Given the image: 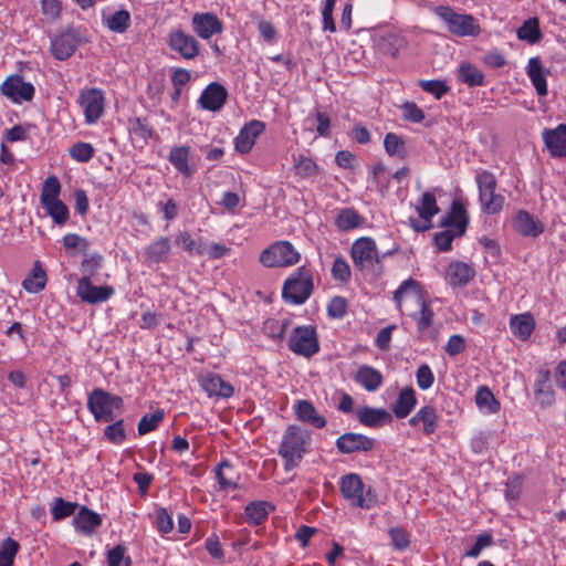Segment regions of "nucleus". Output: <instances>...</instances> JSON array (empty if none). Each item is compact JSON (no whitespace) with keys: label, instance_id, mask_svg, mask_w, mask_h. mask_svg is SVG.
I'll return each mask as SVG.
<instances>
[{"label":"nucleus","instance_id":"1","mask_svg":"<svg viewBox=\"0 0 566 566\" xmlns=\"http://www.w3.org/2000/svg\"><path fill=\"white\" fill-rule=\"evenodd\" d=\"M312 433L297 424H290L282 434L277 454L283 460V468L286 472L292 471L310 452Z\"/></svg>","mask_w":566,"mask_h":566},{"label":"nucleus","instance_id":"2","mask_svg":"<svg viewBox=\"0 0 566 566\" xmlns=\"http://www.w3.org/2000/svg\"><path fill=\"white\" fill-rule=\"evenodd\" d=\"M339 492L342 496L355 509L370 510L378 504V497L371 486H366L357 473H347L340 476Z\"/></svg>","mask_w":566,"mask_h":566},{"label":"nucleus","instance_id":"3","mask_svg":"<svg viewBox=\"0 0 566 566\" xmlns=\"http://www.w3.org/2000/svg\"><path fill=\"white\" fill-rule=\"evenodd\" d=\"M481 211L488 214H496L503 210L505 198L496 192L497 181L493 172L486 169L474 170Z\"/></svg>","mask_w":566,"mask_h":566},{"label":"nucleus","instance_id":"4","mask_svg":"<svg viewBox=\"0 0 566 566\" xmlns=\"http://www.w3.org/2000/svg\"><path fill=\"white\" fill-rule=\"evenodd\" d=\"M314 290L312 271L302 265L292 272L283 283L282 297L292 305L304 304Z\"/></svg>","mask_w":566,"mask_h":566},{"label":"nucleus","instance_id":"5","mask_svg":"<svg viewBox=\"0 0 566 566\" xmlns=\"http://www.w3.org/2000/svg\"><path fill=\"white\" fill-rule=\"evenodd\" d=\"M434 13L444 22L448 31L457 36L475 38L481 33L479 21L471 14L455 12L449 6L436 7Z\"/></svg>","mask_w":566,"mask_h":566},{"label":"nucleus","instance_id":"6","mask_svg":"<svg viewBox=\"0 0 566 566\" xmlns=\"http://www.w3.org/2000/svg\"><path fill=\"white\" fill-rule=\"evenodd\" d=\"M123 399L102 388L93 389L87 396V409L96 421L111 422L115 420L114 410L123 408Z\"/></svg>","mask_w":566,"mask_h":566},{"label":"nucleus","instance_id":"7","mask_svg":"<svg viewBox=\"0 0 566 566\" xmlns=\"http://www.w3.org/2000/svg\"><path fill=\"white\" fill-rule=\"evenodd\" d=\"M301 260V254L289 241H276L260 254V262L266 268H289Z\"/></svg>","mask_w":566,"mask_h":566},{"label":"nucleus","instance_id":"8","mask_svg":"<svg viewBox=\"0 0 566 566\" xmlns=\"http://www.w3.org/2000/svg\"><path fill=\"white\" fill-rule=\"evenodd\" d=\"M287 345L290 350L294 354L312 357L319 350L315 327L312 325L295 327L289 338Z\"/></svg>","mask_w":566,"mask_h":566},{"label":"nucleus","instance_id":"9","mask_svg":"<svg viewBox=\"0 0 566 566\" xmlns=\"http://www.w3.org/2000/svg\"><path fill=\"white\" fill-rule=\"evenodd\" d=\"M385 255L379 254L376 241L370 237L358 238L350 248L353 263L359 270L379 264Z\"/></svg>","mask_w":566,"mask_h":566},{"label":"nucleus","instance_id":"10","mask_svg":"<svg viewBox=\"0 0 566 566\" xmlns=\"http://www.w3.org/2000/svg\"><path fill=\"white\" fill-rule=\"evenodd\" d=\"M104 93L99 88L83 90L78 96V104L83 109L85 123L95 124L104 113Z\"/></svg>","mask_w":566,"mask_h":566},{"label":"nucleus","instance_id":"11","mask_svg":"<svg viewBox=\"0 0 566 566\" xmlns=\"http://www.w3.org/2000/svg\"><path fill=\"white\" fill-rule=\"evenodd\" d=\"M0 92L12 103L20 104L32 101L35 90L31 83L24 82L21 75L15 74L8 76L3 81Z\"/></svg>","mask_w":566,"mask_h":566},{"label":"nucleus","instance_id":"12","mask_svg":"<svg viewBox=\"0 0 566 566\" xmlns=\"http://www.w3.org/2000/svg\"><path fill=\"white\" fill-rule=\"evenodd\" d=\"M168 45L185 60H193L199 55L198 40L180 29L171 30L168 34Z\"/></svg>","mask_w":566,"mask_h":566},{"label":"nucleus","instance_id":"13","mask_svg":"<svg viewBox=\"0 0 566 566\" xmlns=\"http://www.w3.org/2000/svg\"><path fill=\"white\" fill-rule=\"evenodd\" d=\"M80 43L81 39L76 31L66 29L52 38L50 50L56 60L64 61L74 54Z\"/></svg>","mask_w":566,"mask_h":566},{"label":"nucleus","instance_id":"14","mask_svg":"<svg viewBox=\"0 0 566 566\" xmlns=\"http://www.w3.org/2000/svg\"><path fill=\"white\" fill-rule=\"evenodd\" d=\"M415 209L420 221L410 219V226L418 232L429 230L432 226V218L439 212L436 196L430 191L423 192Z\"/></svg>","mask_w":566,"mask_h":566},{"label":"nucleus","instance_id":"15","mask_svg":"<svg viewBox=\"0 0 566 566\" xmlns=\"http://www.w3.org/2000/svg\"><path fill=\"white\" fill-rule=\"evenodd\" d=\"M114 293V287L109 285H93L88 276H83L77 282L76 294L83 302L88 304L106 302Z\"/></svg>","mask_w":566,"mask_h":566},{"label":"nucleus","instance_id":"16","mask_svg":"<svg viewBox=\"0 0 566 566\" xmlns=\"http://www.w3.org/2000/svg\"><path fill=\"white\" fill-rule=\"evenodd\" d=\"M193 32L203 40L223 32L222 21L211 12L195 13L191 18Z\"/></svg>","mask_w":566,"mask_h":566},{"label":"nucleus","instance_id":"17","mask_svg":"<svg viewBox=\"0 0 566 566\" xmlns=\"http://www.w3.org/2000/svg\"><path fill=\"white\" fill-rule=\"evenodd\" d=\"M265 123L259 119H251L240 129L234 138V148L240 154H249L253 148L256 138L265 130Z\"/></svg>","mask_w":566,"mask_h":566},{"label":"nucleus","instance_id":"18","mask_svg":"<svg viewBox=\"0 0 566 566\" xmlns=\"http://www.w3.org/2000/svg\"><path fill=\"white\" fill-rule=\"evenodd\" d=\"M335 446L343 454L368 452L374 449L375 440L360 433L345 432L336 439Z\"/></svg>","mask_w":566,"mask_h":566},{"label":"nucleus","instance_id":"19","mask_svg":"<svg viewBox=\"0 0 566 566\" xmlns=\"http://www.w3.org/2000/svg\"><path fill=\"white\" fill-rule=\"evenodd\" d=\"M423 297V290L421 284L412 277H409L400 283L398 289L394 292L392 300L399 312H403L408 303H417Z\"/></svg>","mask_w":566,"mask_h":566},{"label":"nucleus","instance_id":"20","mask_svg":"<svg viewBox=\"0 0 566 566\" xmlns=\"http://www.w3.org/2000/svg\"><path fill=\"white\" fill-rule=\"evenodd\" d=\"M374 43L378 53L397 59L400 50L407 45V40L400 33L387 31L375 35Z\"/></svg>","mask_w":566,"mask_h":566},{"label":"nucleus","instance_id":"21","mask_svg":"<svg viewBox=\"0 0 566 566\" xmlns=\"http://www.w3.org/2000/svg\"><path fill=\"white\" fill-rule=\"evenodd\" d=\"M469 223L467 208L462 201L454 200L450 211L441 217L440 226L455 231V234L463 235Z\"/></svg>","mask_w":566,"mask_h":566},{"label":"nucleus","instance_id":"22","mask_svg":"<svg viewBox=\"0 0 566 566\" xmlns=\"http://www.w3.org/2000/svg\"><path fill=\"white\" fill-rule=\"evenodd\" d=\"M227 98L226 87L218 82H212L201 92L198 103L202 109L218 112L224 106Z\"/></svg>","mask_w":566,"mask_h":566},{"label":"nucleus","instance_id":"23","mask_svg":"<svg viewBox=\"0 0 566 566\" xmlns=\"http://www.w3.org/2000/svg\"><path fill=\"white\" fill-rule=\"evenodd\" d=\"M199 384L202 390L208 395V397L212 398H230L234 389L233 387L223 380V378L216 373H207L199 377Z\"/></svg>","mask_w":566,"mask_h":566},{"label":"nucleus","instance_id":"24","mask_svg":"<svg viewBox=\"0 0 566 566\" xmlns=\"http://www.w3.org/2000/svg\"><path fill=\"white\" fill-rule=\"evenodd\" d=\"M475 276L474 268L462 261H452L449 263L444 280L453 289L468 285Z\"/></svg>","mask_w":566,"mask_h":566},{"label":"nucleus","instance_id":"25","mask_svg":"<svg viewBox=\"0 0 566 566\" xmlns=\"http://www.w3.org/2000/svg\"><path fill=\"white\" fill-rule=\"evenodd\" d=\"M542 137L553 157L566 156V124H559L555 128L544 129Z\"/></svg>","mask_w":566,"mask_h":566},{"label":"nucleus","instance_id":"26","mask_svg":"<svg viewBox=\"0 0 566 566\" xmlns=\"http://www.w3.org/2000/svg\"><path fill=\"white\" fill-rule=\"evenodd\" d=\"M101 525V515L86 506H81L73 517V526L75 531L85 536L93 535Z\"/></svg>","mask_w":566,"mask_h":566},{"label":"nucleus","instance_id":"27","mask_svg":"<svg viewBox=\"0 0 566 566\" xmlns=\"http://www.w3.org/2000/svg\"><path fill=\"white\" fill-rule=\"evenodd\" d=\"M516 232L523 237H538L544 231L543 223L525 210H518L512 220Z\"/></svg>","mask_w":566,"mask_h":566},{"label":"nucleus","instance_id":"28","mask_svg":"<svg viewBox=\"0 0 566 566\" xmlns=\"http://www.w3.org/2000/svg\"><path fill=\"white\" fill-rule=\"evenodd\" d=\"M439 416L434 407H421L410 419L411 427H419L424 436L434 433L438 427Z\"/></svg>","mask_w":566,"mask_h":566},{"label":"nucleus","instance_id":"29","mask_svg":"<svg viewBox=\"0 0 566 566\" xmlns=\"http://www.w3.org/2000/svg\"><path fill=\"white\" fill-rule=\"evenodd\" d=\"M293 410L296 418L305 423L313 426L316 429H323L326 426V419L319 415L310 400H296L293 405Z\"/></svg>","mask_w":566,"mask_h":566},{"label":"nucleus","instance_id":"30","mask_svg":"<svg viewBox=\"0 0 566 566\" xmlns=\"http://www.w3.org/2000/svg\"><path fill=\"white\" fill-rule=\"evenodd\" d=\"M534 397L541 407H548L555 400L548 370H539L534 382Z\"/></svg>","mask_w":566,"mask_h":566},{"label":"nucleus","instance_id":"31","mask_svg":"<svg viewBox=\"0 0 566 566\" xmlns=\"http://www.w3.org/2000/svg\"><path fill=\"white\" fill-rule=\"evenodd\" d=\"M511 333L520 340H527L533 334L536 323L534 316L530 312L515 314L510 317Z\"/></svg>","mask_w":566,"mask_h":566},{"label":"nucleus","instance_id":"32","mask_svg":"<svg viewBox=\"0 0 566 566\" xmlns=\"http://www.w3.org/2000/svg\"><path fill=\"white\" fill-rule=\"evenodd\" d=\"M366 219L352 207L342 208L335 217V226L339 231L347 232L357 228H361Z\"/></svg>","mask_w":566,"mask_h":566},{"label":"nucleus","instance_id":"33","mask_svg":"<svg viewBox=\"0 0 566 566\" xmlns=\"http://www.w3.org/2000/svg\"><path fill=\"white\" fill-rule=\"evenodd\" d=\"M216 479L222 490H237L239 488V473L229 460H222L214 468Z\"/></svg>","mask_w":566,"mask_h":566},{"label":"nucleus","instance_id":"34","mask_svg":"<svg viewBox=\"0 0 566 566\" xmlns=\"http://www.w3.org/2000/svg\"><path fill=\"white\" fill-rule=\"evenodd\" d=\"M382 380L381 373L368 365H361L355 374V381L369 392L378 390Z\"/></svg>","mask_w":566,"mask_h":566},{"label":"nucleus","instance_id":"35","mask_svg":"<svg viewBox=\"0 0 566 566\" xmlns=\"http://www.w3.org/2000/svg\"><path fill=\"white\" fill-rule=\"evenodd\" d=\"M417 406L416 391L411 387L402 388L392 405V412L396 418L403 419L408 417Z\"/></svg>","mask_w":566,"mask_h":566},{"label":"nucleus","instance_id":"36","mask_svg":"<svg viewBox=\"0 0 566 566\" xmlns=\"http://www.w3.org/2000/svg\"><path fill=\"white\" fill-rule=\"evenodd\" d=\"M171 250L168 237H160L144 249V255L149 263L165 262Z\"/></svg>","mask_w":566,"mask_h":566},{"label":"nucleus","instance_id":"37","mask_svg":"<svg viewBox=\"0 0 566 566\" xmlns=\"http://www.w3.org/2000/svg\"><path fill=\"white\" fill-rule=\"evenodd\" d=\"M527 75L539 96L547 95L546 72L538 57H531L526 66Z\"/></svg>","mask_w":566,"mask_h":566},{"label":"nucleus","instance_id":"38","mask_svg":"<svg viewBox=\"0 0 566 566\" xmlns=\"http://www.w3.org/2000/svg\"><path fill=\"white\" fill-rule=\"evenodd\" d=\"M103 24L115 33H124L130 24V14L127 10L120 9L111 13H102Z\"/></svg>","mask_w":566,"mask_h":566},{"label":"nucleus","instance_id":"39","mask_svg":"<svg viewBox=\"0 0 566 566\" xmlns=\"http://www.w3.org/2000/svg\"><path fill=\"white\" fill-rule=\"evenodd\" d=\"M273 509V505L266 501H253L247 504L244 514L250 525H260Z\"/></svg>","mask_w":566,"mask_h":566},{"label":"nucleus","instance_id":"40","mask_svg":"<svg viewBox=\"0 0 566 566\" xmlns=\"http://www.w3.org/2000/svg\"><path fill=\"white\" fill-rule=\"evenodd\" d=\"M293 168L295 176L301 179L314 178L319 172V167L315 160L304 154L293 156Z\"/></svg>","mask_w":566,"mask_h":566},{"label":"nucleus","instance_id":"41","mask_svg":"<svg viewBox=\"0 0 566 566\" xmlns=\"http://www.w3.org/2000/svg\"><path fill=\"white\" fill-rule=\"evenodd\" d=\"M190 148L188 146H177L169 153L170 164L184 176L191 177L193 169L189 166Z\"/></svg>","mask_w":566,"mask_h":566},{"label":"nucleus","instance_id":"42","mask_svg":"<svg viewBox=\"0 0 566 566\" xmlns=\"http://www.w3.org/2000/svg\"><path fill=\"white\" fill-rule=\"evenodd\" d=\"M416 304L419 306V311L409 313V316L416 322L418 331L422 333L432 326L434 314L430 302L424 297Z\"/></svg>","mask_w":566,"mask_h":566},{"label":"nucleus","instance_id":"43","mask_svg":"<svg viewBox=\"0 0 566 566\" xmlns=\"http://www.w3.org/2000/svg\"><path fill=\"white\" fill-rule=\"evenodd\" d=\"M458 80L470 87L482 86L484 84V74L474 64L463 62L458 69Z\"/></svg>","mask_w":566,"mask_h":566},{"label":"nucleus","instance_id":"44","mask_svg":"<svg viewBox=\"0 0 566 566\" xmlns=\"http://www.w3.org/2000/svg\"><path fill=\"white\" fill-rule=\"evenodd\" d=\"M46 284V274L42 269L39 261H36L28 274V276L23 280L22 286L23 289L32 294H36L41 292Z\"/></svg>","mask_w":566,"mask_h":566},{"label":"nucleus","instance_id":"45","mask_svg":"<svg viewBox=\"0 0 566 566\" xmlns=\"http://www.w3.org/2000/svg\"><path fill=\"white\" fill-rule=\"evenodd\" d=\"M356 415L360 423L367 427H378L390 419V415L381 408L364 407L358 409Z\"/></svg>","mask_w":566,"mask_h":566},{"label":"nucleus","instance_id":"46","mask_svg":"<svg viewBox=\"0 0 566 566\" xmlns=\"http://www.w3.org/2000/svg\"><path fill=\"white\" fill-rule=\"evenodd\" d=\"M475 403L480 410L486 413H495L500 410V402L493 392L485 386L480 387L475 394Z\"/></svg>","mask_w":566,"mask_h":566},{"label":"nucleus","instance_id":"47","mask_svg":"<svg viewBox=\"0 0 566 566\" xmlns=\"http://www.w3.org/2000/svg\"><path fill=\"white\" fill-rule=\"evenodd\" d=\"M517 38L528 44H535L542 39L537 18H530L517 29Z\"/></svg>","mask_w":566,"mask_h":566},{"label":"nucleus","instance_id":"48","mask_svg":"<svg viewBox=\"0 0 566 566\" xmlns=\"http://www.w3.org/2000/svg\"><path fill=\"white\" fill-rule=\"evenodd\" d=\"M370 174L373 188L381 196H385L390 188V177L386 172V167L378 163L373 166Z\"/></svg>","mask_w":566,"mask_h":566},{"label":"nucleus","instance_id":"49","mask_svg":"<svg viewBox=\"0 0 566 566\" xmlns=\"http://www.w3.org/2000/svg\"><path fill=\"white\" fill-rule=\"evenodd\" d=\"M42 206L57 226H63L70 218L69 208L60 198L45 202Z\"/></svg>","mask_w":566,"mask_h":566},{"label":"nucleus","instance_id":"50","mask_svg":"<svg viewBox=\"0 0 566 566\" xmlns=\"http://www.w3.org/2000/svg\"><path fill=\"white\" fill-rule=\"evenodd\" d=\"M165 418V412L161 409H157L151 413L144 415L137 426L138 433L140 436L151 432L158 428Z\"/></svg>","mask_w":566,"mask_h":566},{"label":"nucleus","instance_id":"51","mask_svg":"<svg viewBox=\"0 0 566 566\" xmlns=\"http://www.w3.org/2000/svg\"><path fill=\"white\" fill-rule=\"evenodd\" d=\"M77 503L66 502L62 497H56L51 505L53 521H61L74 514Z\"/></svg>","mask_w":566,"mask_h":566},{"label":"nucleus","instance_id":"52","mask_svg":"<svg viewBox=\"0 0 566 566\" xmlns=\"http://www.w3.org/2000/svg\"><path fill=\"white\" fill-rule=\"evenodd\" d=\"M61 192V184L57 177L49 176L43 182L40 201L41 203H45L55 199H59Z\"/></svg>","mask_w":566,"mask_h":566},{"label":"nucleus","instance_id":"53","mask_svg":"<svg viewBox=\"0 0 566 566\" xmlns=\"http://www.w3.org/2000/svg\"><path fill=\"white\" fill-rule=\"evenodd\" d=\"M94 154V147L85 142H77L69 149L70 157L77 163H88Z\"/></svg>","mask_w":566,"mask_h":566},{"label":"nucleus","instance_id":"54","mask_svg":"<svg viewBox=\"0 0 566 566\" xmlns=\"http://www.w3.org/2000/svg\"><path fill=\"white\" fill-rule=\"evenodd\" d=\"M419 86L426 93L433 95L436 99L442 98L450 90L447 83L440 80H421Z\"/></svg>","mask_w":566,"mask_h":566},{"label":"nucleus","instance_id":"55","mask_svg":"<svg viewBox=\"0 0 566 566\" xmlns=\"http://www.w3.org/2000/svg\"><path fill=\"white\" fill-rule=\"evenodd\" d=\"M104 436L109 442H112L114 444H122L126 439L124 421L122 419H119V420L108 424L104 429Z\"/></svg>","mask_w":566,"mask_h":566},{"label":"nucleus","instance_id":"56","mask_svg":"<svg viewBox=\"0 0 566 566\" xmlns=\"http://www.w3.org/2000/svg\"><path fill=\"white\" fill-rule=\"evenodd\" d=\"M388 534L395 549L405 551L409 547L410 535L403 527H391Z\"/></svg>","mask_w":566,"mask_h":566},{"label":"nucleus","instance_id":"57","mask_svg":"<svg viewBox=\"0 0 566 566\" xmlns=\"http://www.w3.org/2000/svg\"><path fill=\"white\" fill-rule=\"evenodd\" d=\"M258 31L265 43L270 45L277 43L279 32L271 21L260 19L258 21Z\"/></svg>","mask_w":566,"mask_h":566},{"label":"nucleus","instance_id":"58","mask_svg":"<svg viewBox=\"0 0 566 566\" xmlns=\"http://www.w3.org/2000/svg\"><path fill=\"white\" fill-rule=\"evenodd\" d=\"M332 275L334 280L343 283L350 280L352 271L348 262L343 256L335 258L332 266Z\"/></svg>","mask_w":566,"mask_h":566},{"label":"nucleus","instance_id":"59","mask_svg":"<svg viewBox=\"0 0 566 566\" xmlns=\"http://www.w3.org/2000/svg\"><path fill=\"white\" fill-rule=\"evenodd\" d=\"M155 525L160 534H169L174 530V521L171 514H169L166 509L159 507L156 510Z\"/></svg>","mask_w":566,"mask_h":566},{"label":"nucleus","instance_id":"60","mask_svg":"<svg viewBox=\"0 0 566 566\" xmlns=\"http://www.w3.org/2000/svg\"><path fill=\"white\" fill-rule=\"evenodd\" d=\"M416 381L421 390H428L434 382V375L429 365L422 364L416 371Z\"/></svg>","mask_w":566,"mask_h":566},{"label":"nucleus","instance_id":"61","mask_svg":"<svg viewBox=\"0 0 566 566\" xmlns=\"http://www.w3.org/2000/svg\"><path fill=\"white\" fill-rule=\"evenodd\" d=\"M153 133L154 130L146 119L136 117L130 122V134L144 142L148 140L153 136Z\"/></svg>","mask_w":566,"mask_h":566},{"label":"nucleus","instance_id":"62","mask_svg":"<svg viewBox=\"0 0 566 566\" xmlns=\"http://www.w3.org/2000/svg\"><path fill=\"white\" fill-rule=\"evenodd\" d=\"M385 150L389 156L403 157V143L394 133H388L384 139Z\"/></svg>","mask_w":566,"mask_h":566},{"label":"nucleus","instance_id":"63","mask_svg":"<svg viewBox=\"0 0 566 566\" xmlns=\"http://www.w3.org/2000/svg\"><path fill=\"white\" fill-rule=\"evenodd\" d=\"M125 547L117 545L107 552L108 566H130V558L125 556Z\"/></svg>","mask_w":566,"mask_h":566},{"label":"nucleus","instance_id":"64","mask_svg":"<svg viewBox=\"0 0 566 566\" xmlns=\"http://www.w3.org/2000/svg\"><path fill=\"white\" fill-rule=\"evenodd\" d=\"M102 255L98 253H92L86 255L82 261V271L90 279L99 270L102 265Z\"/></svg>","mask_w":566,"mask_h":566}]
</instances>
